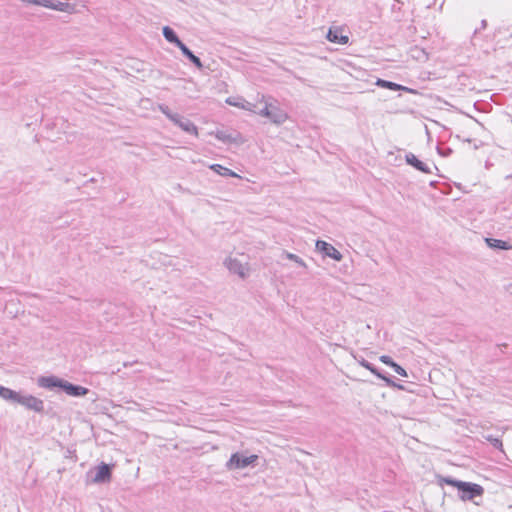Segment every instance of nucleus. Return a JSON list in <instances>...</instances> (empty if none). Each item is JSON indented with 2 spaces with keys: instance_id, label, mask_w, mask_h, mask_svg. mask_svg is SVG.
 <instances>
[{
  "instance_id": "f257e3e1",
  "label": "nucleus",
  "mask_w": 512,
  "mask_h": 512,
  "mask_svg": "<svg viewBox=\"0 0 512 512\" xmlns=\"http://www.w3.org/2000/svg\"><path fill=\"white\" fill-rule=\"evenodd\" d=\"M438 484H447L456 487L460 492V498L463 501L472 500L474 497L482 496L484 494V488L476 483L464 482L455 480L450 477H444L441 475L437 476Z\"/></svg>"
},
{
  "instance_id": "f03ea898",
  "label": "nucleus",
  "mask_w": 512,
  "mask_h": 512,
  "mask_svg": "<svg viewBox=\"0 0 512 512\" xmlns=\"http://www.w3.org/2000/svg\"><path fill=\"white\" fill-rule=\"evenodd\" d=\"M24 3L43 6L45 8H49L52 10L65 12L68 14H73L76 12V7L74 4L69 2H62L58 0H21Z\"/></svg>"
},
{
  "instance_id": "7ed1b4c3",
  "label": "nucleus",
  "mask_w": 512,
  "mask_h": 512,
  "mask_svg": "<svg viewBox=\"0 0 512 512\" xmlns=\"http://www.w3.org/2000/svg\"><path fill=\"white\" fill-rule=\"evenodd\" d=\"M224 266L229 272L236 274L241 279H246L250 275V266L247 261H242L237 257H227L224 261Z\"/></svg>"
},
{
  "instance_id": "20e7f679",
  "label": "nucleus",
  "mask_w": 512,
  "mask_h": 512,
  "mask_svg": "<svg viewBox=\"0 0 512 512\" xmlns=\"http://www.w3.org/2000/svg\"><path fill=\"white\" fill-rule=\"evenodd\" d=\"M257 459V455L245 456L242 453L236 452L231 455L230 459L226 462L225 467L229 471L244 469L253 465Z\"/></svg>"
},
{
  "instance_id": "39448f33",
  "label": "nucleus",
  "mask_w": 512,
  "mask_h": 512,
  "mask_svg": "<svg viewBox=\"0 0 512 512\" xmlns=\"http://www.w3.org/2000/svg\"><path fill=\"white\" fill-rule=\"evenodd\" d=\"M18 404L24 406L26 409L32 410L37 413H42L44 411L43 400H41L33 395L21 394Z\"/></svg>"
},
{
  "instance_id": "423d86ee",
  "label": "nucleus",
  "mask_w": 512,
  "mask_h": 512,
  "mask_svg": "<svg viewBox=\"0 0 512 512\" xmlns=\"http://www.w3.org/2000/svg\"><path fill=\"white\" fill-rule=\"evenodd\" d=\"M111 466L105 463H101L93 471L92 482L93 483H105L111 480Z\"/></svg>"
},
{
  "instance_id": "0eeeda50",
  "label": "nucleus",
  "mask_w": 512,
  "mask_h": 512,
  "mask_svg": "<svg viewBox=\"0 0 512 512\" xmlns=\"http://www.w3.org/2000/svg\"><path fill=\"white\" fill-rule=\"evenodd\" d=\"M316 249L335 261H341L343 258L342 254L334 246L325 241L318 240L316 242Z\"/></svg>"
},
{
  "instance_id": "6e6552de",
  "label": "nucleus",
  "mask_w": 512,
  "mask_h": 512,
  "mask_svg": "<svg viewBox=\"0 0 512 512\" xmlns=\"http://www.w3.org/2000/svg\"><path fill=\"white\" fill-rule=\"evenodd\" d=\"M175 125L181 128L183 131L192 134L194 136H198V128L195 126L193 122L189 119L178 114L175 119L172 121Z\"/></svg>"
},
{
  "instance_id": "1a4fd4ad",
  "label": "nucleus",
  "mask_w": 512,
  "mask_h": 512,
  "mask_svg": "<svg viewBox=\"0 0 512 512\" xmlns=\"http://www.w3.org/2000/svg\"><path fill=\"white\" fill-rule=\"evenodd\" d=\"M62 389L70 396L81 397L88 394L89 390L83 386L74 385L68 381H63Z\"/></svg>"
},
{
  "instance_id": "9d476101",
  "label": "nucleus",
  "mask_w": 512,
  "mask_h": 512,
  "mask_svg": "<svg viewBox=\"0 0 512 512\" xmlns=\"http://www.w3.org/2000/svg\"><path fill=\"white\" fill-rule=\"evenodd\" d=\"M63 379L55 376H42L38 378V385L42 388L53 389L59 387L62 389Z\"/></svg>"
},
{
  "instance_id": "9b49d317",
  "label": "nucleus",
  "mask_w": 512,
  "mask_h": 512,
  "mask_svg": "<svg viewBox=\"0 0 512 512\" xmlns=\"http://www.w3.org/2000/svg\"><path fill=\"white\" fill-rule=\"evenodd\" d=\"M226 103L230 106L238 107L246 111L256 112V104L241 98L229 97L226 99Z\"/></svg>"
},
{
  "instance_id": "f8f14e48",
  "label": "nucleus",
  "mask_w": 512,
  "mask_h": 512,
  "mask_svg": "<svg viewBox=\"0 0 512 512\" xmlns=\"http://www.w3.org/2000/svg\"><path fill=\"white\" fill-rule=\"evenodd\" d=\"M405 159L407 164L413 166L417 170L427 174L431 173V168L426 163L420 161L414 154H406Z\"/></svg>"
},
{
  "instance_id": "ddd939ff",
  "label": "nucleus",
  "mask_w": 512,
  "mask_h": 512,
  "mask_svg": "<svg viewBox=\"0 0 512 512\" xmlns=\"http://www.w3.org/2000/svg\"><path fill=\"white\" fill-rule=\"evenodd\" d=\"M269 119L274 124L280 125V124H283L288 119V115L285 111L280 109L278 106H275L272 104V107L270 109Z\"/></svg>"
},
{
  "instance_id": "4468645a",
  "label": "nucleus",
  "mask_w": 512,
  "mask_h": 512,
  "mask_svg": "<svg viewBox=\"0 0 512 512\" xmlns=\"http://www.w3.org/2000/svg\"><path fill=\"white\" fill-rule=\"evenodd\" d=\"M20 392L14 391L10 388L4 387L0 385V397L6 401H11L13 403H19Z\"/></svg>"
},
{
  "instance_id": "2eb2a0df",
  "label": "nucleus",
  "mask_w": 512,
  "mask_h": 512,
  "mask_svg": "<svg viewBox=\"0 0 512 512\" xmlns=\"http://www.w3.org/2000/svg\"><path fill=\"white\" fill-rule=\"evenodd\" d=\"M327 39L330 42L337 43V44H347L348 43V36L341 35L339 29H329L327 33Z\"/></svg>"
},
{
  "instance_id": "dca6fc26",
  "label": "nucleus",
  "mask_w": 512,
  "mask_h": 512,
  "mask_svg": "<svg viewBox=\"0 0 512 512\" xmlns=\"http://www.w3.org/2000/svg\"><path fill=\"white\" fill-rule=\"evenodd\" d=\"M485 243L491 249H501V250L512 249V245H510L508 242L500 240V239L485 238Z\"/></svg>"
},
{
  "instance_id": "f3484780",
  "label": "nucleus",
  "mask_w": 512,
  "mask_h": 512,
  "mask_svg": "<svg viewBox=\"0 0 512 512\" xmlns=\"http://www.w3.org/2000/svg\"><path fill=\"white\" fill-rule=\"evenodd\" d=\"M209 168L211 170H213L215 173L223 176V177H237V178H241L240 175H238L237 173H235L234 171H232L231 169L227 168V167H224L220 164H212L209 166Z\"/></svg>"
},
{
  "instance_id": "a211bd4d",
  "label": "nucleus",
  "mask_w": 512,
  "mask_h": 512,
  "mask_svg": "<svg viewBox=\"0 0 512 512\" xmlns=\"http://www.w3.org/2000/svg\"><path fill=\"white\" fill-rule=\"evenodd\" d=\"M162 31L163 36L168 42L175 44L178 48L180 47L181 44H183V42L178 38L174 30L169 26H164Z\"/></svg>"
},
{
  "instance_id": "6ab92c4d",
  "label": "nucleus",
  "mask_w": 512,
  "mask_h": 512,
  "mask_svg": "<svg viewBox=\"0 0 512 512\" xmlns=\"http://www.w3.org/2000/svg\"><path fill=\"white\" fill-rule=\"evenodd\" d=\"M179 49L198 69L203 68L201 60L195 56L184 43L180 45Z\"/></svg>"
},
{
  "instance_id": "aec40b11",
  "label": "nucleus",
  "mask_w": 512,
  "mask_h": 512,
  "mask_svg": "<svg viewBox=\"0 0 512 512\" xmlns=\"http://www.w3.org/2000/svg\"><path fill=\"white\" fill-rule=\"evenodd\" d=\"M260 103H263L264 106L262 108H258L256 106V112H254V113L259 114L260 116L269 119L272 103L269 102L268 99L264 95L261 96Z\"/></svg>"
},
{
  "instance_id": "412c9836",
  "label": "nucleus",
  "mask_w": 512,
  "mask_h": 512,
  "mask_svg": "<svg viewBox=\"0 0 512 512\" xmlns=\"http://www.w3.org/2000/svg\"><path fill=\"white\" fill-rule=\"evenodd\" d=\"M211 135H214L218 140H220L224 143H230V142H234L236 140L234 137H232L231 134L227 133L226 131H222V130L212 132Z\"/></svg>"
},
{
  "instance_id": "4be33fe9",
  "label": "nucleus",
  "mask_w": 512,
  "mask_h": 512,
  "mask_svg": "<svg viewBox=\"0 0 512 512\" xmlns=\"http://www.w3.org/2000/svg\"><path fill=\"white\" fill-rule=\"evenodd\" d=\"M376 84L380 87L388 88V89L394 90V91L405 89L404 87H402L399 84H396V83H393L390 81H386V80H382V79H378Z\"/></svg>"
},
{
  "instance_id": "5701e85b",
  "label": "nucleus",
  "mask_w": 512,
  "mask_h": 512,
  "mask_svg": "<svg viewBox=\"0 0 512 512\" xmlns=\"http://www.w3.org/2000/svg\"><path fill=\"white\" fill-rule=\"evenodd\" d=\"M158 108L170 121H173L178 115V113H173L167 105L159 104Z\"/></svg>"
},
{
  "instance_id": "b1692460",
  "label": "nucleus",
  "mask_w": 512,
  "mask_h": 512,
  "mask_svg": "<svg viewBox=\"0 0 512 512\" xmlns=\"http://www.w3.org/2000/svg\"><path fill=\"white\" fill-rule=\"evenodd\" d=\"M285 257L287 259L295 262L296 264H298L301 267H306V263L304 262V260L302 258H300L299 256H297L296 254H293L290 252H285Z\"/></svg>"
},
{
  "instance_id": "393cba45",
  "label": "nucleus",
  "mask_w": 512,
  "mask_h": 512,
  "mask_svg": "<svg viewBox=\"0 0 512 512\" xmlns=\"http://www.w3.org/2000/svg\"><path fill=\"white\" fill-rule=\"evenodd\" d=\"M376 376H377L378 378H380V379L384 380L388 386L396 387V388H398V389H403V386H402V385H400V384H396V383H395L391 378H389V377H387V376L383 375V374H382V373H380L379 371H378V373L376 374Z\"/></svg>"
},
{
  "instance_id": "a878e982",
  "label": "nucleus",
  "mask_w": 512,
  "mask_h": 512,
  "mask_svg": "<svg viewBox=\"0 0 512 512\" xmlns=\"http://www.w3.org/2000/svg\"><path fill=\"white\" fill-rule=\"evenodd\" d=\"M376 376H377L378 378H380V379L384 380L388 386L396 387V388H398V389H403V386H402V385H400V384H396V383H395L391 378H389V377H387V376L383 375V374H382V373H380L379 371H378V373L376 374Z\"/></svg>"
},
{
  "instance_id": "bb28decb",
  "label": "nucleus",
  "mask_w": 512,
  "mask_h": 512,
  "mask_svg": "<svg viewBox=\"0 0 512 512\" xmlns=\"http://www.w3.org/2000/svg\"><path fill=\"white\" fill-rule=\"evenodd\" d=\"M392 368L394 369V371L397 374H399V375H401L403 377H407L406 370L403 367H401L400 365H398L396 362L392 365Z\"/></svg>"
},
{
  "instance_id": "cd10ccee",
  "label": "nucleus",
  "mask_w": 512,
  "mask_h": 512,
  "mask_svg": "<svg viewBox=\"0 0 512 512\" xmlns=\"http://www.w3.org/2000/svg\"><path fill=\"white\" fill-rule=\"evenodd\" d=\"M487 440L491 442V444L498 449H502V442L498 438H493L492 436L487 437Z\"/></svg>"
},
{
  "instance_id": "c85d7f7f",
  "label": "nucleus",
  "mask_w": 512,
  "mask_h": 512,
  "mask_svg": "<svg viewBox=\"0 0 512 512\" xmlns=\"http://www.w3.org/2000/svg\"><path fill=\"white\" fill-rule=\"evenodd\" d=\"M379 360H380L382 363H384V364H386V365H388V366H390V367H392V365L395 363V362L392 360V358H391V357H389V356H387V355H382V356H380Z\"/></svg>"
},
{
  "instance_id": "c756f323",
  "label": "nucleus",
  "mask_w": 512,
  "mask_h": 512,
  "mask_svg": "<svg viewBox=\"0 0 512 512\" xmlns=\"http://www.w3.org/2000/svg\"><path fill=\"white\" fill-rule=\"evenodd\" d=\"M359 364H360L362 367H364V368H367V367L370 365V363H369L368 361H366L364 358H361V359L359 360Z\"/></svg>"
},
{
  "instance_id": "7c9ffc66",
  "label": "nucleus",
  "mask_w": 512,
  "mask_h": 512,
  "mask_svg": "<svg viewBox=\"0 0 512 512\" xmlns=\"http://www.w3.org/2000/svg\"><path fill=\"white\" fill-rule=\"evenodd\" d=\"M374 368L375 367L370 363V365L366 369L372 373L374 371Z\"/></svg>"
},
{
  "instance_id": "2f4dec72",
  "label": "nucleus",
  "mask_w": 512,
  "mask_h": 512,
  "mask_svg": "<svg viewBox=\"0 0 512 512\" xmlns=\"http://www.w3.org/2000/svg\"><path fill=\"white\" fill-rule=\"evenodd\" d=\"M130 365H131V364H130V363H128V362H125V363L123 364V366H124V367H128V366H130Z\"/></svg>"
},
{
  "instance_id": "473e14b6",
  "label": "nucleus",
  "mask_w": 512,
  "mask_h": 512,
  "mask_svg": "<svg viewBox=\"0 0 512 512\" xmlns=\"http://www.w3.org/2000/svg\"><path fill=\"white\" fill-rule=\"evenodd\" d=\"M372 373L376 376V374L378 373V370L376 368H374V371Z\"/></svg>"
}]
</instances>
